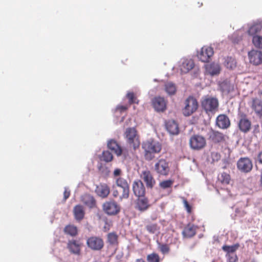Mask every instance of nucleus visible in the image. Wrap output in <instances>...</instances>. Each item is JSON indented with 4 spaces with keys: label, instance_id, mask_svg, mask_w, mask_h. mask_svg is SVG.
<instances>
[{
    "label": "nucleus",
    "instance_id": "nucleus-1",
    "mask_svg": "<svg viewBox=\"0 0 262 262\" xmlns=\"http://www.w3.org/2000/svg\"><path fill=\"white\" fill-rule=\"evenodd\" d=\"M144 157L146 161H151L155 158V154H159L162 150V145L158 141L150 139L142 144Z\"/></svg>",
    "mask_w": 262,
    "mask_h": 262
},
{
    "label": "nucleus",
    "instance_id": "nucleus-2",
    "mask_svg": "<svg viewBox=\"0 0 262 262\" xmlns=\"http://www.w3.org/2000/svg\"><path fill=\"white\" fill-rule=\"evenodd\" d=\"M125 138L128 147L136 150L140 145V141L137 132L134 127H129L125 132Z\"/></svg>",
    "mask_w": 262,
    "mask_h": 262
},
{
    "label": "nucleus",
    "instance_id": "nucleus-3",
    "mask_svg": "<svg viewBox=\"0 0 262 262\" xmlns=\"http://www.w3.org/2000/svg\"><path fill=\"white\" fill-rule=\"evenodd\" d=\"M201 105L207 113H213L217 110L219 101L216 98L206 96L202 98Z\"/></svg>",
    "mask_w": 262,
    "mask_h": 262
},
{
    "label": "nucleus",
    "instance_id": "nucleus-4",
    "mask_svg": "<svg viewBox=\"0 0 262 262\" xmlns=\"http://www.w3.org/2000/svg\"><path fill=\"white\" fill-rule=\"evenodd\" d=\"M189 146L193 150H200L206 145L205 138L199 134H194L189 139Z\"/></svg>",
    "mask_w": 262,
    "mask_h": 262
},
{
    "label": "nucleus",
    "instance_id": "nucleus-5",
    "mask_svg": "<svg viewBox=\"0 0 262 262\" xmlns=\"http://www.w3.org/2000/svg\"><path fill=\"white\" fill-rule=\"evenodd\" d=\"M198 108V103L196 99L193 96H189L185 101V107L183 108V114L186 116H189L195 112Z\"/></svg>",
    "mask_w": 262,
    "mask_h": 262
},
{
    "label": "nucleus",
    "instance_id": "nucleus-6",
    "mask_svg": "<svg viewBox=\"0 0 262 262\" xmlns=\"http://www.w3.org/2000/svg\"><path fill=\"white\" fill-rule=\"evenodd\" d=\"M154 170L159 176H168L170 171L168 162L163 158L158 160L155 164Z\"/></svg>",
    "mask_w": 262,
    "mask_h": 262
},
{
    "label": "nucleus",
    "instance_id": "nucleus-7",
    "mask_svg": "<svg viewBox=\"0 0 262 262\" xmlns=\"http://www.w3.org/2000/svg\"><path fill=\"white\" fill-rule=\"evenodd\" d=\"M86 244L88 247L91 250L100 251L104 247V241L100 237L92 236L87 239Z\"/></svg>",
    "mask_w": 262,
    "mask_h": 262
},
{
    "label": "nucleus",
    "instance_id": "nucleus-8",
    "mask_svg": "<svg viewBox=\"0 0 262 262\" xmlns=\"http://www.w3.org/2000/svg\"><path fill=\"white\" fill-rule=\"evenodd\" d=\"M104 212L109 215H115L120 211V206L114 201H106L103 203Z\"/></svg>",
    "mask_w": 262,
    "mask_h": 262
},
{
    "label": "nucleus",
    "instance_id": "nucleus-9",
    "mask_svg": "<svg viewBox=\"0 0 262 262\" xmlns=\"http://www.w3.org/2000/svg\"><path fill=\"white\" fill-rule=\"evenodd\" d=\"M82 246L83 244L79 240L74 239L69 240L67 245L69 252L76 255L80 254Z\"/></svg>",
    "mask_w": 262,
    "mask_h": 262
},
{
    "label": "nucleus",
    "instance_id": "nucleus-10",
    "mask_svg": "<svg viewBox=\"0 0 262 262\" xmlns=\"http://www.w3.org/2000/svg\"><path fill=\"white\" fill-rule=\"evenodd\" d=\"M140 178L144 182L147 188L152 189L156 184V180L149 170L142 171L140 174Z\"/></svg>",
    "mask_w": 262,
    "mask_h": 262
},
{
    "label": "nucleus",
    "instance_id": "nucleus-11",
    "mask_svg": "<svg viewBox=\"0 0 262 262\" xmlns=\"http://www.w3.org/2000/svg\"><path fill=\"white\" fill-rule=\"evenodd\" d=\"M117 185L122 188L123 192L120 196V199H127L129 197V187L126 180L122 177H119L116 181Z\"/></svg>",
    "mask_w": 262,
    "mask_h": 262
},
{
    "label": "nucleus",
    "instance_id": "nucleus-12",
    "mask_svg": "<svg viewBox=\"0 0 262 262\" xmlns=\"http://www.w3.org/2000/svg\"><path fill=\"white\" fill-rule=\"evenodd\" d=\"M237 168L244 172L250 171L253 167L251 160L248 158H241L237 163Z\"/></svg>",
    "mask_w": 262,
    "mask_h": 262
},
{
    "label": "nucleus",
    "instance_id": "nucleus-13",
    "mask_svg": "<svg viewBox=\"0 0 262 262\" xmlns=\"http://www.w3.org/2000/svg\"><path fill=\"white\" fill-rule=\"evenodd\" d=\"M150 206L149 201L145 195L138 197V199L135 201V208L141 212L147 210Z\"/></svg>",
    "mask_w": 262,
    "mask_h": 262
},
{
    "label": "nucleus",
    "instance_id": "nucleus-14",
    "mask_svg": "<svg viewBox=\"0 0 262 262\" xmlns=\"http://www.w3.org/2000/svg\"><path fill=\"white\" fill-rule=\"evenodd\" d=\"M213 48L210 47H203L201 52L198 54L199 59L202 62L209 61L210 57L213 55Z\"/></svg>",
    "mask_w": 262,
    "mask_h": 262
},
{
    "label": "nucleus",
    "instance_id": "nucleus-15",
    "mask_svg": "<svg viewBox=\"0 0 262 262\" xmlns=\"http://www.w3.org/2000/svg\"><path fill=\"white\" fill-rule=\"evenodd\" d=\"M132 187L133 192L136 196L139 197L145 195V188L141 180H138L134 181Z\"/></svg>",
    "mask_w": 262,
    "mask_h": 262
},
{
    "label": "nucleus",
    "instance_id": "nucleus-16",
    "mask_svg": "<svg viewBox=\"0 0 262 262\" xmlns=\"http://www.w3.org/2000/svg\"><path fill=\"white\" fill-rule=\"evenodd\" d=\"M205 68L206 73L211 76L219 75L221 71L220 65L214 62L206 64Z\"/></svg>",
    "mask_w": 262,
    "mask_h": 262
},
{
    "label": "nucleus",
    "instance_id": "nucleus-17",
    "mask_svg": "<svg viewBox=\"0 0 262 262\" xmlns=\"http://www.w3.org/2000/svg\"><path fill=\"white\" fill-rule=\"evenodd\" d=\"M250 62L254 65L262 63V52L257 50H252L248 53Z\"/></svg>",
    "mask_w": 262,
    "mask_h": 262
},
{
    "label": "nucleus",
    "instance_id": "nucleus-18",
    "mask_svg": "<svg viewBox=\"0 0 262 262\" xmlns=\"http://www.w3.org/2000/svg\"><path fill=\"white\" fill-rule=\"evenodd\" d=\"M209 140L214 143H223L226 141V136L219 132L211 130L209 135Z\"/></svg>",
    "mask_w": 262,
    "mask_h": 262
},
{
    "label": "nucleus",
    "instance_id": "nucleus-19",
    "mask_svg": "<svg viewBox=\"0 0 262 262\" xmlns=\"http://www.w3.org/2000/svg\"><path fill=\"white\" fill-rule=\"evenodd\" d=\"M95 192L102 198H106L110 192V187L105 183H100L96 186Z\"/></svg>",
    "mask_w": 262,
    "mask_h": 262
},
{
    "label": "nucleus",
    "instance_id": "nucleus-20",
    "mask_svg": "<svg viewBox=\"0 0 262 262\" xmlns=\"http://www.w3.org/2000/svg\"><path fill=\"white\" fill-rule=\"evenodd\" d=\"M152 105L157 112H163L166 108V102L165 99L160 97H155L152 100Z\"/></svg>",
    "mask_w": 262,
    "mask_h": 262
},
{
    "label": "nucleus",
    "instance_id": "nucleus-21",
    "mask_svg": "<svg viewBox=\"0 0 262 262\" xmlns=\"http://www.w3.org/2000/svg\"><path fill=\"white\" fill-rule=\"evenodd\" d=\"M216 125L221 128L226 129L230 125V121L229 118L225 115H220L216 118Z\"/></svg>",
    "mask_w": 262,
    "mask_h": 262
},
{
    "label": "nucleus",
    "instance_id": "nucleus-22",
    "mask_svg": "<svg viewBox=\"0 0 262 262\" xmlns=\"http://www.w3.org/2000/svg\"><path fill=\"white\" fill-rule=\"evenodd\" d=\"M81 201L90 208L96 206V202L93 196L90 194H84L81 196Z\"/></svg>",
    "mask_w": 262,
    "mask_h": 262
},
{
    "label": "nucleus",
    "instance_id": "nucleus-23",
    "mask_svg": "<svg viewBox=\"0 0 262 262\" xmlns=\"http://www.w3.org/2000/svg\"><path fill=\"white\" fill-rule=\"evenodd\" d=\"M107 147L117 156H120L122 153V149L119 144L115 140H110L107 142Z\"/></svg>",
    "mask_w": 262,
    "mask_h": 262
},
{
    "label": "nucleus",
    "instance_id": "nucleus-24",
    "mask_svg": "<svg viewBox=\"0 0 262 262\" xmlns=\"http://www.w3.org/2000/svg\"><path fill=\"white\" fill-rule=\"evenodd\" d=\"M73 214L75 219L78 222L82 220L84 217L85 211L84 207L81 205H76L73 208Z\"/></svg>",
    "mask_w": 262,
    "mask_h": 262
},
{
    "label": "nucleus",
    "instance_id": "nucleus-25",
    "mask_svg": "<svg viewBox=\"0 0 262 262\" xmlns=\"http://www.w3.org/2000/svg\"><path fill=\"white\" fill-rule=\"evenodd\" d=\"M194 66L193 60L191 59H184L180 66V69L182 73H187L192 69Z\"/></svg>",
    "mask_w": 262,
    "mask_h": 262
},
{
    "label": "nucleus",
    "instance_id": "nucleus-26",
    "mask_svg": "<svg viewBox=\"0 0 262 262\" xmlns=\"http://www.w3.org/2000/svg\"><path fill=\"white\" fill-rule=\"evenodd\" d=\"M167 130L172 135H177L179 132L178 124L174 120H168L165 123Z\"/></svg>",
    "mask_w": 262,
    "mask_h": 262
},
{
    "label": "nucleus",
    "instance_id": "nucleus-27",
    "mask_svg": "<svg viewBox=\"0 0 262 262\" xmlns=\"http://www.w3.org/2000/svg\"><path fill=\"white\" fill-rule=\"evenodd\" d=\"M196 227L193 224H188L184 228L182 234L184 237L190 238L196 234Z\"/></svg>",
    "mask_w": 262,
    "mask_h": 262
},
{
    "label": "nucleus",
    "instance_id": "nucleus-28",
    "mask_svg": "<svg viewBox=\"0 0 262 262\" xmlns=\"http://www.w3.org/2000/svg\"><path fill=\"white\" fill-rule=\"evenodd\" d=\"M251 123L250 120L246 118H242L238 123L240 130L244 133H247L251 129Z\"/></svg>",
    "mask_w": 262,
    "mask_h": 262
},
{
    "label": "nucleus",
    "instance_id": "nucleus-29",
    "mask_svg": "<svg viewBox=\"0 0 262 262\" xmlns=\"http://www.w3.org/2000/svg\"><path fill=\"white\" fill-rule=\"evenodd\" d=\"M230 181L231 177L229 173L223 172L218 175L217 181L218 184L225 186L229 184Z\"/></svg>",
    "mask_w": 262,
    "mask_h": 262
},
{
    "label": "nucleus",
    "instance_id": "nucleus-30",
    "mask_svg": "<svg viewBox=\"0 0 262 262\" xmlns=\"http://www.w3.org/2000/svg\"><path fill=\"white\" fill-rule=\"evenodd\" d=\"M63 232L66 234L74 237L78 234V229L73 225H68L64 227Z\"/></svg>",
    "mask_w": 262,
    "mask_h": 262
},
{
    "label": "nucleus",
    "instance_id": "nucleus-31",
    "mask_svg": "<svg viewBox=\"0 0 262 262\" xmlns=\"http://www.w3.org/2000/svg\"><path fill=\"white\" fill-rule=\"evenodd\" d=\"M107 243L111 246H118L119 244L118 236L116 233L113 232L108 233L107 235Z\"/></svg>",
    "mask_w": 262,
    "mask_h": 262
},
{
    "label": "nucleus",
    "instance_id": "nucleus-32",
    "mask_svg": "<svg viewBox=\"0 0 262 262\" xmlns=\"http://www.w3.org/2000/svg\"><path fill=\"white\" fill-rule=\"evenodd\" d=\"M252 108L256 113L262 114V100L257 98L253 99Z\"/></svg>",
    "mask_w": 262,
    "mask_h": 262
},
{
    "label": "nucleus",
    "instance_id": "nucleus-33",
    "mask_svg": "<svg viewBox=\"0 0 262 262\" xmlns=\"http://www.w3.org/2000/svg\"><path fill=\"white\" fill-rule=\"evenodd\" d=\"M262 29V26L260 24H255L252 25L248 31V33L251 36H256L255 35L260 32Z\"/></svg>",
    "mask_w": 262,
    "mask_h": 262
},
{
    "label": "nucleus",
    "instance_id": "nucleus-34",
    "mask_svg": "<svg viewBox=\"0 0 262 262\" xmlns=\"http://www.w3.org/2000/svg\"><path fill=\"white\" fill-rule=\"evenodd\" d=\"M145 228L148 233L155 234L160 230V227L157 223L149 222L145 226Z\"/></svg>",
    "mask_w": 262,
    "mask_h": 262
},
{
    "label": "nucleus",
    "instance_id": "nucleus-35",
    "mask_svg": "<svg viewBox=\"0 0 262 262\" xmlns=\"http://www.w3.org/2000/svg\"><path fill=\"white\" fill-rule=\"evenodd\" d=\"M224 65L228 69H233L235 68L236 66L235 59L231 57H227L225 58Z\"/></svg>",
    "mask_w": 262,
    "mask_h": 262
},
{
    "label": "nucleus",
    "instance_id": "nucleus-36",
    "mask_svg": "<svg viewBox=\"0 0 262 262\" xmlns=\"http://www.w3.org/2000/svg\"><path fill=\"white\" fill-rule=\"evenodd\" d=\"M239 247V244L237 243L232 246L224 245L222 247V249L227 253H234Z\"/></svg>",
    "mask_w": 262,
    "mask_h": 262
},
{
    "label": "nucleus",
    "instance_id": "nucleus-37",
    "mask_svg": "<svg viewBox=\"0 0 262 262\" xmlns=\"http://www.w3.org/2000/svg\"><path fill=\"white\" fill-rule=\"evenodd\" d=\"M100 159L107 163L110 162L113 160V156L109 151H104L100 157Z\"/></svg>",
    "mask_w": 262,
    "mask_h": 262
},
{
    "label": "nucleus",
    "instance_id": "nucleus-38",
    "mask_svg": "<svg viewBox=\"0 0 262 262\" xmlns=\"http://www.w3.org/2000/svg\"><path fill=\"white\" fill-rule=\"evenodd\" d=\"M147 262H161V258L158 254L153 252L147 255Z\"/></svg>",
    "mask_w": 262,
    "mask_h": 262
},
{
    "label": "nucleus",
    "instance_id": "nucleus-39",
    "mask_svg": "<svg viewBox=\"0 0 262 262\" xmlns=\"http://www.w3.org/2000/svg\"><path fill=\"white\" fill-rule=\"evenodd\" d=\"M165 89L166 92L169 95H173L176 92V88L175 85L171 82H168L165 84Z\"/></svg>",
    "mask_w": 262,
    "mask_h": 262
},
{
    "label": "nucleus",
    "instance_id": "nucleus-40",
    "mask_svg": "<svg viewBox=\"0 0 262 262\" xmlns=\"http://www.w3.org/2000/svg\"><path fill=\"white\" fill-rule=\"evenodd\" d=\"M126 97L128 99V103L129 105L134 103L138 104L139 100L137 99V96L133 92H128L126 94Z\"/></svg>",
    "mask_w": 262,
    "mask_h": 262
},
{
    "label": "nucleus",
    "instance_id": "nucleus-41",
    "mask_svg": "<svg viewBox=\"0 0 262 262\" xmlns=\"http://www.w3.org/2000/svg\"><path fill=\"white\" fill-rule=\"evenodd\" d=\"M252 42L257 48L262 49V37L256 35L253 37Z\"/></svg>",
    "mask_w": 262,
    "mask_h": 262
},
{
    "label": "nucleus",
    "instance_id": "nucleus-42",
    "mask_svg": "<svg viewBox=\"0 0 262 262\" xmlns=\"http://www.w3.org/2000/svg\"><path fill=\"white\" fill-rule=\"evenodd\" d=\"M174 181L172 180H164L159 183V186L162 189L170 188L173 184Z\"/></svg>",
    "mask_w": 262,
    "mask_h": 262
},
{
    "label": "nucleus",
    "instance_id": "nucleus-43",
    "mask_svg": "<svg viewBox=\"0 0 262 262\" xmlns=\"http://www.w3.org/2000/svg\"><path fill=\"white\" fill-rule=\"evenodd\" d=\"M227 262H236L238 260V257L234 253H227L226 254Z\"/></svg>",
    "mask_w": 262,
    "mask_h": 262
},
{
    "label": "nucleus",
    "instance_id": "nucleus-44",
    "mask_svg": "<svg viewBox=\"0 0 262 262\" xmlns=\"http://www.w3.org/2000/svg\"><path fill=\"white\" fill-rule=\"evenodd\" d=\"M159 249L163 254H168L170 251L169 246L167 244L160 245Z\"/></svg>",
    "mask_w": 262,
    "mask_h": 262
},
{
    "label": "nucleus",
    "instance_id": "nucleus-45",
    "mask_svg": "<svg viewBox=\"0 0 262 262\" xmlns=\"http://www.w3.org/2000/svg\"><path fill=\"white\" fill-rule=\"evenodd\" d=\"M183 203H184V207H185L187 212L189 213H191V211H192V208H191V206L189 204V203L187 201V200H184Z\"/></svg>",
    "mask_w": 262,
    "mask_h": 262
},
{
    "label": "nucleus",
    "instance_id": "nucleus-46",
    "mask_svg": "<svg viewBox=\"0 0 262 262\" xmlns=\"http://www.w3.org/2000/svg\"><path fill=\"white\" fill-rule=\"evenodd\" d=\"M128 109L127 105H118L116 107V111L120 113H122Z\"/></svg>",
    "mask_w": 262,
    "mask_h": 262
},
{
    "label": "nucleus",
    "instance_id": "nucleus-47",
    "mask_svg": "<svg viewBox=\"0 0 262 262\" xmlns=\"http://www.w3.org/2000/svg\"><path fill=\"white\" fill-rule=\"evenodd\" d=\"M236 215H239L240 216H243L246 214V212L244 210H241L239 208H236L235 210Z\"/></svg>",
    "mask_w": 262,
    "mask_h": 262
},
{
    "label": "nucleus",
    "instance_id": "nucleus-48",
    "mask_svg": "<svg viewBox=\"0 0 262 262\" xmlns=\"http://www.w3.org/2000/svg\"><path fill=\"white\" fill-rule=\"evenodd\" d=\"M70 195V191L68 189L65 188L63 192L64 200L66 201Z\"/></svg>",
    "mask_w": 262,
    "mask_h": 262
},
{
    "label": "nucleus",
    "instance_id": "nucleus-49",
    "mask_svg": "<svg viewBox=\"0 0 262 262\" xmlns=\"http://www.w3.org/2000/svg\"><path fill=\"white\" fill-rule=\"evenodd\" d=\"M260 130H259V126L258 124L255 125L253 127V133L254 134L256 135L258 133H259Z\"/></svg>",
    "mask_w": 262,
    "mask_h": 262
},
{
    "label": "nucleus",
    "instance_id": "nucleus-50",
    "mask_svg": "<svg viewBox=\"0 0 262 262\" xmlns=\"http://www.w3.org/2000/svg\"><path fill=\"white\" fill-rule=\"evenodd\" d=\"M121 173V169H119V168H117V169H115L113 174H114V177H117V176H120Z\"/></svg>",
    "mask_w": 262,
    "mask_h": 262
},
{
    "label": "nucleus",
    "instance_id": "nucleus-51",
    "mask_svg": "<svg viewBox=\"0 0 262 262\" xmlns=\"http://www.w3.org/2000/svg\"><path fill=\"white\" fill-rule=\"evenodd\" d=\"M211 156L213 158H215L216 160L220 158V155L217 152H212Z\"/></svg>",
    "mask_w": 262,
    "mask_h": 262
},
{
    "label": "nucleus",
    "instance_id": "nucleus-52",
    "mask_svg": "<svg viewBox=\"0 0 262 262\" xmlns=\"http://www.w3.org/2000/svg\"><path fill=\"white\" fill-rule=\"evenodd\" d=\"M257 158L259 162L262 164V151L259 153Z\"/></svg>",
    "mask_w": 262,
    "mask_h": 262
},
{
    "label": "nucleus",
    "instance_id": "nucleus-53",
    "mask_svg": "<svg viewBox=\"0 0 262 262\" xmlns=\"http://www.w3.org/2000/svg\"><path fill=\"white\" fill-rule=\"evenodd\" d=\"M113 195L115 198L117 197L119 195L118 191L117 190H114L113 192Z\"/></svg>",
    "mask_w": 262,
    "mask_h": 262
},
{
    "label": "nucleus",
    "instance_id": "nucleus-54",
    "mask_svg": "<svg viewBox=\"0 0 262 262\" xmlns=\"http://www.w3.org/2000/svg\"><path fill=\"white\" fill-rule=\"evenodd\" d=\"M135 262H145V260L142 258H138L135 260Z\"/></svg>",
    "mask_w": 262,
    "mask_h": 262
},
{
    "label": "nucleus",
    "instance_id": "nucleus-55",
    "mask_svg": "<svg viewBox=\"0 0 262 262\" xmlns=\"http://www.w3.org/2000/svg\"><path fill=\"white\" fill-rule=\"evenodd\" d=\"M242 40V38H240L239 39H238V40H236L235 38H233V39H232V41H233V42H235V43H238V42L239 40Z\"/></svg>",
    "mask_w": 262,
    "mask_h": 262
},
{
    "label": "nucleus",
    "instance_id": "nucleus-56",
    "mask_svg": "<svg viewBox=\"0 0 262 262\" xmlns=\"http://www.w3.org/2000/svg\"><path fill=\"white\" fill-rule=\"evenodd\" d=\"M259 182H260V186L262 188V173L260 175Z\"/></svg>",
    "mask_w": 262,
    "mask_h": 262
}]
</instances>
